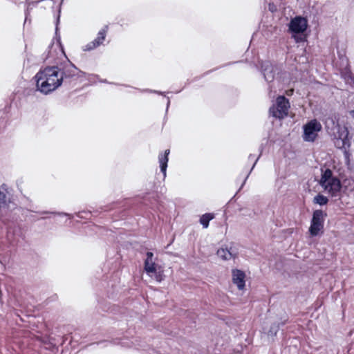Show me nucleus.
Wrapping results in <instances>:
<instances>
[{
  "label": "nucleus",
  "mask_w": 354,
  "mask_h": 354,
  "mask_svg": "<svg viewBox=\"0 0 354 354\" xmlns=\"http://www.w3.org/2000/svg\"><path fill=\"white\" fill-rule=\"evenodd\" d=\"M214 218V216L213 214L206 213L201 216L200 223L204 228H207L209 225V221Z\"/></svg>",
  "instance_id": "15"
},
{
  "label": "nucleus",
  "mask_w": 354,
  "mask_h": 354,
  "mask_svg": "<svg viewBox=\"0 0 354 354\" xmlns=\"http://www.w3.org/2000/svg\"><path fill=\"white\" fill-rule=\"evenodd\" d=\"M108 28L107 25L104 26V27L98 32L97 37L84 46V50L89 51L93 50L102 44L105 39Z\"/></svg>",
  "instance_id": "8"
},
{
  "label": "nucleus",
  "mask_w": 354,
  "mask_h": 354,
  "mask_svg": "<svg viewBox=\"0 0 354 354\" xmlns=\"http://www.w3.org/2000/svg\"><path fill=\"white\" fill-rule=\"evenodd\" d=\"M34 78L37 90L44 95L53 92L62 84L58 66H47L41 68Z\"/></svg>",
  "instance_id": "1"
},
{
  "label": "nucleus",
  "mask_w": 354,
  "mask_h": 354,
  "mask_svg": "<svg viewBox=\"0 0 354 354\" xmlns=\"http://www.w3.org/2000/svg\"><path fill=\"white\" fill-rule=\"evenodd\" d=\"M307 20L302 17H295L289 24V30L295 34L303 33L307 28Z\"/></svg>",
  "instance_id": "7"
},
{
  "label": "nucleus",
  "mask_w": 354,
  "mask_h": 354,
  "mask_svg": "<svg viewBox=\"0 0 354 354\" xmlns=\"http://www.w3.org/2000/svg\"><path fill=\"white\" fill-rule=\"evenodd\" d=\"M59 18L57 19V24L59 22ZM57 30H58V28H57V26H56V33L57 32Z\"/></svg>",
  "instance_id": "27"
},
{
  "label": "nucleus",
  "mask_w": 354,
  "mask_h": 354,
  "mask_svg": "<svg viewBox=\"0 0 354 354\" xmlns=\"http://www.w3.org/2000/svg\"><path fill=\"white\" fill-rule=\"evenodd\" d=\"M351 115L354 118V109L350 111Z\"/></svg>",
  "instance_id": "25"
},
{
  "label": "nucleus",
  "mask_w": 354,
  "mask_h": 354,
  "mask_svg": "<svg viewBox=\"0 0 354 354\" xmlns=\"http://www.w3.org/2000/svg\"><path fill=\"white\" fill-rule=\"evenodd\" d=\"M248 176H249V174H248V175L246 176V177H245V180H244V182H243V184H244V183H245V180H247V178H248ZM243 185H242V186H243Z\"/></svg>",
  "instance_id": "28"
},
{
  "label": "nucleus",
  "mask_w": 354,
  "mask_h": 354,
  "mask_svg": "<svg viewBox=\"0 0 354 354\" xmlns=\"http://www.w3.org/2000/svg\"><path fill=\"white\" fill-rule=\"evenodd\" d=\"M1 189H2V191H3L4 192H7V186H6V185L3 184V185H1Z\"/></svg>",
  "instance_id": "23"
},
{
  "label": "nucleus",
  "mask_w": 354,
  "mask_h": 354,
  "mask_svg": "<svg viewBox=\"0 0 354 354\" xmlns=\"http://www.w3.org/2000/svg\"><path fill=\"white\" fill-rule=\"evenodd\" d=\"M169 153H170L169 149H166L163 154L160 153L158 156L160 171L163 174L164 178L166 177L167 162L169 160L168 156H169Z\"/></svg>",
  "instance_id": "14"
},
{
  "label": "nucleus",
  "mask_w": 354,
  "mask_h": 354,
  "mask_svg": "<svg viewBox=\"0 0 354 354\" xmlns=\"http://www.w3.org/2000/svg\"><path fill=\"white\" fill-rule=\"evenodd\" d=\"M48 212H40L39 214H48Z\"/></svg>",
  "instance_id": "29"
},
{
  "label": "nucleus",
  "mask_w": 354,
  "mask_h": 354,
  "mask_svg": "<svg viewBox=\"0 0 354 354\" xmlns=\"http://www.w3.org/2000/svg\"><path fill=\"white\" fill-rule=\"evenodd\" d=\"M60 77L62 78V82H66L68 80H75L84 75V73L80 71L73 64L69 63L63 68H59Z\"/></svg>",
  "instance_id": "6"
},
{
  "label": "nucleus",
  "mask_w": 354,
  "mask_h": 354,
  "mask_svg": "<svg viewBox=\"0 0 354 354\" xmlns=\"http://www.w3.org/2000/svg\"><path fill=\"white\" fill-rule=\"evenodd\" d=\"M153 277L158 282H160L164 279L165 276L162 273V271L158 270L157 269H156V272L152 273L151 277Z\"/></svg>",
  "instance_id": "18"
},
{
  "label": "nucleus",
  "mask_w": 354,
  "mask_h": 354,
  "mask_svg": "<svg viewBox=\"0 0 354 354\" xmlns=\"http://www.w3.org/2000/svg\"><path fill=\"white\" fill-rule=\"evenodd\" d=\"M286 323V320H284L281 323L273 324L271 325L270 330L268 331V335L275 336L279 329L280 326H283Z\"/></svg>",
  "instance_id": "16"
},
{
  "label": "nucleus",
  "mask_w": 354,
  "mask_h": 354,
  "mask_svg": "<svg viewBox=\"0 0 354 354\" xmlns=\"http://www.w3.org/2000/svg\"><path fill=\"white\" fill-rule=\"evenodd\" d=\"M248 159L250 160L254 159V156H253L252 154H250L248 156Z\"/></svg>",
  "instance_id": "24"
},
{
  "label": "nucleus",
  "mask_w": 354,
  "mask_h": 354,
  "mask_svg": "<svg viewBox=\"0 0 354 354\" xmlns=\"http://www.w3.org/2000/svg\"><path fill=\"white\" fill-rule=\"evenodd\" d=\"M322 174L319 185L333 196H335L341 189V182L333 175V171L327 168L322 170Z\"/></svg>",
  "instance_id": "2"
},
{
  "label": "nucleus",
  "mask_w": 354,
  "mask_h": 354,
  "mask_svg": "<svg viewBox=\"0 0 354 354\" xmlns=\"http://www.w3.org/2000/svg\"><path fill=\"white\" fill-rule=\"evenodd\" d=\"M262 73L266 82H271L274 79L273 66L269 62H265L261 66Z\"/></svg>",
  "instance_id": "12"
},
{
  "label": "nucleus",
  "mask_w": 354,
  "mask_h": 354,
  "mask_svg": "<svg viewBox=\"0 0 354 354\" xmlns=\"http://www.w3.org/2000/svg\"><path fill=\"white\" fill-rule=\"evenodd\" d=\"M28 10L26 12V20L25 21H26V20L28 19Z\"/></svg>",
  "instance_id": "26"
},
{
  "label": "nucleus",
  "mask_w": 354,
  "mask_h": 354,
  "mask_svg": "<svg viewBox=\"0 0 354 354\" xmlns=\"http://www.w3.org/2000/svg\"><path fill=\"white\" fill-rule=\"evenodd\" d=\"M218 257L224 261L235 259L238 255V252L234 247L230 246V248H221L217 250L216 252Z\"/></svg>",
  "instance_id": "9"
},
{
  "label": "nucleus",
  "mask_w": 354,
  "mask_h": 354,
  "mask_svg": "<svg viewBox=\"0 0 354 354\" xmlns=\"http://www.w3.org/2000/svg\"><path fill=\"white\" fill-rule=\"evenodd\" d=\"M322 130V125L317 120H313L304 126V140L313 142L317 137V133Z\"/></svg>",
  "instance_id": "5"
},
{
  "label": "nucleus",
  "mask_w": 354,
  "mask_h": 354,
  "mask_svg": "<svg viewBox=\"0 0 354 354\" xmlns=\"http://www.w3.org/2000/svg\"><path fill=\"white\" fill-rule=\"evenodd\" d=\"M6 205V193L0 189V208Z\"/></svg>",
  "instance_id": "19"
},
{
  "label": "nucleus",
  "mask_w": 354,
  "mask_h": 354,
  "mask_svg": "<svg viewBox=\"0 0 354 354\" xmlns=\"http://www.w3.org/2000/svg\"><path fill=\"white\" fill-rule=\"evenodd\" d=\"M326 216L327 214L321 209H317L313 212L309 227V232L312 236H316L323 232L324 218Z\"/></svg>",
  "instance_id": "4"
},
{
  "label": "nucleus",
  "mask_w": 354,
  "mask_h": 354,
  "mask_svg": "<svg viewBox=\"0 0 354 354\" xmlns=\"http://www.w3.org/2000/svg\"><path fill=\"white\" fill-rule=\"evenodd\" d=\"M153 254L151 252H147V259L145 261V270L146 272L152 277V273L156 272V266L153 261Z\"/></svg>",
  "instance_id": "13"
},
{
  "label": "nucleus",
  "mask_w": 354,
  "mask_h": 354,
  "mask_svg": "<svg viewBox=\"0 0 354 354\" xmlns=\"http://www.w3.org/2000/svg\"><path fill=\"white\" fill-rule=\"evenodd\" d=\"M260 156H261V154L259 156V157H257V158L255 159V160H254V163H253V165H252V168H251V169H250V171H252V170L254 169V167L255 165L257 164V161H258V160H259V158Z\"/></svg>",
  "instance_id": "21"
},
{
  "label": "nucleus",
  "mask_w": 354,
  "mask_h": 354,
  "mask_svg": "<svg viewBox=\"0 0 354 354\" xmlns=\"http://www.w3.org/2000/svg\"><path fill=\"white\" fill-rule=\"evenodd\" d=\"M348 131L347 128H344V130L339 133V138L335 142V145L339 149H346V147H350V142L348 138Z\"/></svg>",
  "instance_id": "11"
},
{
  "label": "nucleus",
  "mask_w": 354,
  "mask_h": 354,
  "mask_svg": "<svg viewBox=\"0 0 354 354\" xmlns=\"http://www.w3.org/2000/svg\"><path fill=\"white\" fill-rule=\"evenodd\" d=\"M344 78L347 79V80H348V78H350L351 80H352V77H351V73H346L345 76H344Z\"/></svg>",
  "instance_id": "22"
},
{
  "label": "nucleus",
  "mask_w": 354,
  "mask_h": 354,
  "mask_svg": "<svg viewBox=\"0 0 354 354\" xmlns=\"http://www.w3.org/2000/svg\"><path fill=\"white\" fill-rule=\"evenodd\" d=\"M290 103L288 100L283 96H279L276 104L269 109L270 114L275 118L283 119L288 115Z\"/></svg>",
  "instance_id": "3"
},
{
  "label": "nucleus",
  "mask_w": 354,
  "mask_h": 354,
  "mask_svg": "<svg viewBox=\"0 0 354 354\" xmlns=\"http://www.w3.org/2000/svg\"><path fill=\"white\" fill-rule=\"evenodd\" d=\"M344 158H345V163L346 165H349L351 153H350L349 151L347 150L346 149H344Z\"/></svg>",
  "instance_id": "20"
},
{
  "label": "nucleus",
  "mask_w": 354,
  "mask_h": 354,
  "mask_svg": "<svg viewBox=\"0 0 354 354\" xmlns=\"http://www.w3.org/2000/svg\"><path fill=\"white\" fill-rule=\"evenodd\" d=\"M313 202L315 203L319 204L320 205H324L328 203V199L327 198V197L324 196V195L319 194L315 196V198L313 199Z\"/></svg>",
  "instance_id": "17"
},
{
  "label": "nucleus",
  "mask_w": 354,
  "mask_h": 354,
  "mask_svg": "<svg viewBox=\"0 0 354 354\" xmlns=\"http://www.w3.org/2000/svg\"><path fill=\"white\" fill-rule=\"evenodd\" d=\"M245 274L242 270L234 269L232 270V281L239 290H243L245 286Z\"/></svg>",
  "instance_id": "10"
}]
</instances>
